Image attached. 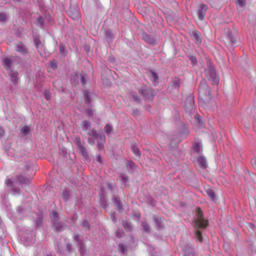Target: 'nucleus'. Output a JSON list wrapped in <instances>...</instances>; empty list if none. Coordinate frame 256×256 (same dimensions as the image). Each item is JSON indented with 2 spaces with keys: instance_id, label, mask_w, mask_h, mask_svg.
<instances>
[{
  "instance_id": "1",
  "label": "nucleus",
  "mask_w": 256,
  "mask_h": 256,
  "mask_svg": "<svg viewBox=\"0 0 256 256\" xmlns=\"http://www.w3.org/2000/svg\"><path fill=\"white\" fill-rule=\"evenodd\" d=\"M198 94L200 98V104H208L212 102L210 100V90L209 86L206 83L205 80H202L200 83Z\"/></svg>"
},
{
  "instance_id": "2",
  "label": "nucleus",
  "mask_w": 256,
  "mask_h": 256,
  "mask_svg": "<svg viewBox=\"0 0 256 256\" xmlns=\"http://www.w3.org/2000/svg\"><path fill=\"white\" fill-rule=\"evenodd\" d=\"M197 218L195 220V226L196 228H205L208 225V221L203 218V212L200 208L196 210Z\"/></svg>"
},
{
  "instance_id": "3",
  "label": "nucleus",
  "mask_w": 256,
  "mask_h": 256,
  "mask_svg": "<svg viewBox=\"0 0 256 256\" xmlns=\"http://www.w3.org/2000/svg\"><path fill=\"white\" fill-rule=\"evenodd\" d=\"M14 60H16L19 62L20 61V58L17 56H10L4 58L2 61V64L4 67L8 70H10L12 65L14 62Z\"/></svg>"
},
{
  "instance_id": "4",
  "label": "nucleus",
  "mask_w": 256,
  "mask_h": 256,
  "mask_svg": "<svg viewBox=\"0 0 256 256\" xmlns=\"http://www.w3.org/2000/svg\"><path fill=\"white\" fill-rule=\"evenodd\" d=\"M81 126H82V130L86 131L87 130H88V134L92 136L96 135V130H91L90 129V128L91 126L90 122L87 120H84L82 122Z\"/></svg>"
},
{
  "instance_id": "5",
  "label": "nucleus",
  "mask_w": 256,
  "mask_h": 256,
  "mask_svg": "<svg viewBox=\"0 0 256 256\" xmlns=\"http://www.w3.org/2000/svg\"><path fill=\"white\" fill-rule=\"evenodd\" d=\"M224 42L228 47L230 48L236 42V40L231 32L228 31V32L226 36L224 38Z\"/></svg>"
},
{
  "instance_id": "6",
  "label": "nucleus",
  "mask_w": 256,
  "mask_h": 256,
  "mask_svg": "<svg viewBox=\"0 0 256 256\" xmlns=\"http://www.w3.org/2000/svg\"><path fill=\"white\" fill-rule=\"evenodd\" d=\"M208 10V6L204 4H202L200 6L198 11V16L200 20H203L205 16V14Z\"/></svg>"
},
{
  "instance_id": "7",
  "label": "nucleus",
  "mask_w": 256,
  "mask_h": 256,
  "mask_svg": "<svg viewBox=\"0 0 256 256\" xmlns=\"http://www.w3.org/2000/svg\"><path fill=\"white\" fill-rule=\"evenodd\" d=\"M68 14L74 20H76L80 18V12L77 8H70L68 10Z\"/></svg>"
},
{
  "instance_id": "8",
  "label": "nucleus",
  "mask_w": 256,
  "mask_h": 256,
  "mask_svg": "<svg viewBox=\"0 0 256 256\" xmlns=\"http://www.w3.org/2000/svg\"><path fill=\"white\" fill-rule=\"evenodd\" d=\"M140 92L142 96H145L148 99L152 98L154 96L152 92L145 87H142L140 90Z\"/></svg>"
},
{
  "instance_id": "9",
  "label": "nucleus",
  "mask_w": 256,
  "mask_h": 256,
  "mask_svg": "<svg viewBox=\"0 0 256 256\" xmlns=\"http://www.w3.org/2000/svg\"><path fill=\"white\" fill-rule=\"evenodd\" d=\"M78 140L77 146L82 154L85 158H88V152L85 149L84 147L82 144L80 142V138H76Z\"/></svg>"
},
{
  "instance_id": "10",
  "label": "nucleus",
  "mask_w": 256,
  "mask_h": 256,
  "mask_svg": "<svg viewBox=\"0 0 256 256\" xmlns=\"http://www.w3.org/2000/svg\"><path fill=\"white\" fill-rule=\"evenodd\" d=\"M96 138L98 140V150H100L104 148L103 142H104L106 137L104 135H98Z\"/></svg>"
},
{
  "instance_id": "11",
  "label": "nucleus",
  "mask_w": 256,
  "mask_h": 256,
  "mask_svg": "<svg viewBox=\"0 0 256 256\" xmlns=\"http://www.w3.org/2000/svg\"><path fill=\"white\" fill-rule=\"evenodd\" d=\"M205 190L208 195L210 198L214 201L216 200V194L214 191L209 186L206 187L205 188Z\"/></svg>"
},
{
  "instance_id": "12",
  "label": "nucleus",
  "mask_w": 256,
  "mask_h": 256,
  "mask_svg": "<svg viewBox=\"0 0 256 256\" xmlns=\"http://www.w3.org/2000/svg\"><path fill=\"white\" fill-rule=\"evenodd\" d=\"M198 162L202 168H206L207 166L206 158L202 156H200L198 158Z\"/></svg>"
},
{
  "instance_id": "13",
  "label": "nucleus",
  "mask_w": 256,
  "mask_h": 256,
  "mask_svg": "<svg viewBox=\"0 0 256 256\" xmlns=\"http://www.w3.org/2000/svg\"><path fill=\"white\" fill-rule=\"evenodd\" d=\"M148 76L154 86H156L158 82V77L156 73L150 72L148 74Z\"/></svg>"
},
{
  "instance_id": "14",
  "label": "nucleus",
  "mask_w": 256,
  "mask_h": 256,
  "mask_svg": "<svg viewBox=\"0 0 256 256\" xmlns=\"http://www.w3.org/2000/svg\"><path fill=\"white\" fill-rule=\"evenodd\" d=\"M16 180L18 182L23 184H28L30 182V180L28 178H24L22 175H18L16 176Z\"/></svg>"
},
{
  "instance_id": "15",
  "label": "nucleus",
  "mask_w": 256,
  "mask_h": 256,
  "mask_svg": "<svg viewBox=\"0 0 256 256\" xmlns=\"http://www.w3.org/2000/svg\"><path fill=\"white\" fill-rule=\"evenodd\" d=\"M93 95L92 93L84 92V102L86 104H90L91 102V96Z\"/></svg>"
},
{
  "instance_id": "16",
  "label": "nucleus",
  "mask_w": 256,
  "mask_h": 256,
  "mask_svg": "<svg viewBox=\"0 0 256 256\" xmlns=\"http://www.w3.org/2000/svg\"><path fill=\"white\" fill-rule=\"evenodd\" d=\"M202 144L200 142L194 143L192 149L194 151L197 153H200L202 151Z\"/></svg>"
},
{
  "instance_id": "17",
  "label": "nucleus",
  "mask_w": 256,
  "mask_h": 256,
  "mask_svg": "<svg viewBox=\"0 0 256 256\" xmlns=\"http://www.w3.org/2000/svg\"><path fill=\"white\" fill-rule=\"evenodd\" d=\"M16 50L23 54L27 52L26 48L22 44H18L16 45Z\"/></svg>"
},
{
  "instance_id": "18",
  "label": "nucleus",
  "mask_w": 256,
  "mask_h": 256,
  "mask_svg": "<svg viewBox=\"0 0 256 256\" xmlns=\"http://www.w3.org/2000/svg\"><path fill=\"white\" fill-rule=\"evenodd\" d=\"M9 75L10 76L14 78V80H12L14 84H17L18 72H17L10 71L9 72Z\"/></svg>"
},
{
  "instance_id": "19",
  "label": "nucleus",
  "mask_w": 256,
  "mask_h": 256,
  "mask_svg": "<svg viewBox=\"0 0 256 256\" xmlns=\"http://www.w3.org/2000/svg\"><path fill=\"white\" fill-rule=\"evenodd\" d=\"M14 182H17L16 176L14 178H6L5 181V183L6 186L11 188L13 187V183Z\"/></svg>"
},
{
  "instance_id": "20",
  "label": "nucleus",
  "mask_w": 256,
  "mask_h": 256,
  "mask_svg": "<svg viewBox=\"0 0 256 256\" xmlns=\"http://www.w3.org/2000/svg\"><path fill=\"white\" fill-rule=\"evenodd\" d=\"M209 79L212 81L214 84H218V76L215 72L212 74V77L210 78Z\"/></svg>"
},
{
  "instance_id": "21",
  "label": "nucleus",
  "mask_w": 256,
  "mask_h": 256,
  "mask_svg": "<svg viewBox=\"0 0 256 256\" xmlns=\"http://www.w3.org/2000/svg\"><path fill=\"white\" fill-rule=\"evenodd\" d=\"M113 200H114V204H115L119 212H121V210H122V204L119 200V198L116 197L113 198Z\"/></svg>"
},
{
  "instance_id": "22",
  "label": "nucleus",
  "mask_w": 256,
  "mask_h": 256,
  "mask_svg": "<svg viewBox=\"0 0 256 256\" xmlns=\"http://www.w3.org/2000/svg\"><path fill=\"white\" fill-rule=\"evenodd\" d=\"M192 36L194 38L197 42H201L200 33L197 30L192 31Z\"/></svg>"
},
{
  "instance_id": "23",
  "label": "nucleus",
  "mask_w": 256,
  "mask_h": 256,
  "mask_svg": "<svg viewBox=\"0 0 256 256\" xmlns=\"http://www.w3.org/2000/svg\"><path fill=\"white\" fill-rule=\"evenodd\" d=\"M238 8L240 10H243L244 6L246 5L245 0H238L236 2Z\"/></svg>"
},
{
  "instance_id": "24",
  "label": "nucleus",
  "mask_w": 256,
  "mask_h": 256,
  "mask_svg": "<svg viewBox=\"0 0 256 256\" xmlns=\"http://www.w3.org/2000/svg\"><path fill=\"white\" fill-rule=\"evenodd\" d=\"M50 218L54 221H58V216L57 212L53 211L50 214Z\"/></svg>"
},
{
  "instance_id": "25",
  "label": "nucleus",
  "mask_w": 256,
  "mask_h": 256,
  "mask_svg": "<svg viewBox=\"0 0 256 256\" xmlns=\"http://www.w3.org/2000/svg\"><path fill=\"white\" fill-rule=\"evenodd\" d=\"M30 127L28 126H25L23 128H22L21 132L22 134L26 135V134H28V133L30 132Z\"/></svg>"
},
{
  "instance_id": "26",
  "label": "nucleus",
  "mask_w": 256,
  "mask_h": 256,
  "mask_svg": "<svg viewBox=\"0 0 256 256\" xmlns=\"http://www.w3.org/2000/svg\"><path fill=\"white\" fill-rule=\"evenodd\" d=\"M62 84V82L61 80H56L53 83L54 86L57 89H58L61 87Z\"/></svg>"
},
{
  "instance_id": "27",
  "label": "nucleus",
  "mask_w": 256,
  "mask_h": 256,
  "mask_svg": "<svg viewBox=\"0 0 256 256\" xmlns=\"http://www.w3.org/2000/svg\"><path fill=\"white\" fill-rule=\"evenodd\" d=\"M194 103V100L193 99H190V110L188 109L187 108H186V112H192L193 110H194V106L193 105Z\"/></svg>"
},
{
  "instance_id": "28",
  "label": "nucleus",
  "mask_w": 256,
  "mask_h": 256,
  "mask_svg": "<svg viewBox=\"0 0 256 256\" xmlns=\"http://www.w3.org/2000/svg\"><path fill=\"white\" fill-rule=\"evenodd\" d=\"M132 152H133L134 154L136 156H140V153L139 149L138 148H136L135 146H132Z\"/></svg>"
},
{
  "instance_id": "29",
  "label": "nucleus",
  "mask_w": 256,
  "mask_h": 256,
  "mask_svg": "<svg viewBox=\"0 0 256 256\" xmlns=\"http://www.w3.org/2000/svg\"><path fill=\"white\" fill-rule=\"evenodd\" d=\"M196 235L199 241L202 242V234L198 230H196Z\"/></svg>"
},
{
  "instance_id": "30",
  "label": "nucleus",
  "mask_w": 256,
  "mask_h": 256,
  "mask_svg": "<svg viewBox=\"0 0 256 256\" xmlns=\"http://www.w3.org/2000/svg\"><path fill=\"white\" fill-rule=\"evenodd\" d=\"M7 19V16L5 13L0 12V22H4Z\"/></svg>"
},
{
  "instance_id": "31",
  "label": "nucleus",
  "mask_w": 256,
  "mask_h": 256,
  "mask_svg": "<svg viewBox=\"0 0 256 256\" xmlns=\"http://www.w3.org/2000/svg\"><path fill=\"white\" fill-rule=\"evenodd\" d=\"M122 225L124 227V228L128 230H131V226H130L128 222H122Z\"/></svg>"
},
{
  "instance_id": "32",
  "label": "nucleus",
  "mask_w": 256,
  "mask_h": 256,
  "mask_svg": "<svg viewBox=\"0 0 256 256\" xmlns=\"http://www.w3.org/2000/svg\"><path fill=\"white\" fill-rule=\"evenodd\" d=\"M50 67L52 68L54 70H56L58 66H57V62L56 60H52L50 64Z\"/></svg>"
},
{
  "instance_id": "33",
  "label": "nucleus",
  "mask_w": 256,
  "mask_h": 256,
  "mask_svg": "<svg viewBox=\"0 0 256 256\" xmlns=\"http://www.w3.org/2000/svg\"><path fill=\"white\" fill-rule=\"evenodd\" d=\"M112 126L110 124H107L104 128V130L106 133L109 134L112 130Z\"/></svg>"
},
{
  "instance_id": "34",
  "label": "nucleus",
  "mask_w": 256,
  "mask_h": 256,
  "mask_svg": "<svg viewBox=\"0 0 256 256\" xmlns=\"http://www.w3.org/2000/svg\"><path fill=\"white\" fill-rule=\"evenodd\" d=\"M142 226H143L146 232H149L150 231V226H148L146 222H142Z\"/></svg>"
},
{
  "instance_id": "35",
  "label": "nucleus",
  "mask_w": 256,
  "mask_h": 256,
  "mask_svg": "<svg viewBox=\"0 0 256 256\" xmlns=\"http://www.w3.org/2000/svg\"><path fill=\"white\" fill-rule=\"evenodd\" d=\"M86 75L85 74H80V81L82 85H84L86 83Z\"/></svg>"
},
{
  "instance_id": "36",
  "label": "nucleus",
  "mask_w": 256,
  "mask_h": 256,
  "mask_svg": "<svg viewBox=\"0 0 256 256\" xmlns=\"http://www.w3.org/2000/svg\"><path fill=\"white\" fill-rule=\"evenodd\" d=\"M118 249L120 252H121L122 253H124L125 252L126 248L124 244H119L118 246Z\"/></svg>"
},
{
  "instance_id": "37",
  "label": "nucleus",
  "mask_w": 256,
  "mask_h": 256,
  "mask_svg": "<svg viewBox=\"0 0 256 256\" xmlns=\"http://www.w3.org/2000/svg\"><path fill=\"white\" fill-rule=\"evenodd\" d=\"M94 110L90 108H88L86 110V114L88 116H92L93 114Z\"/></svg>"
},
{
  "instance_id": "38",
  "label": "nucleus",
  "mask_w": 256,
  "mask_h": 256,
  "mask_svg": "<svg viewBox=\"0 0 256 256\" xmlns=\"http://www.w3.org/2000/svg\"><path fill=\"white\" fill-rule=\"evenodd\" d=\"M37 22H38L41 26H42L43 25V24H44V20H43V18L42 16H38V18H37Z\"/></svg>"
},
{
  "instance_id": "39",
  "label": "nucleus",
  "mask_w": 256,
  "mask_h": 256,
  "mask_svg": "<svg viewBox=\"0 0 256 256\" xmlns=\"http://www.w3.org/2000/svg\"><path fill=\"white\" fill-rule=\"evenodd\" d=\"M124 235V232L122 231L117 232H116V236L118 238H122Z\"/></svg>"
},
{
  "instance_id": "40",
  "label": "nucleus",
  "mask_w": 256,
  "mask_h": 256,
  "mask_svg": "<svg viewBox=\"0 0 256 256\" xmlns=\"http://www.w3.org/2000/svg\"><path fill=\"white\" fill-rule=\"evenodd\" d=\"M60 51L62 54L65 55L64 48L62 45H60Z\"/></svg>"
},
{
  "instance_id": "41",
  "label": "nucleus",
  "mask_w": 256,
  "mask_h": 256,
  "mask_svg": "<svg viewBox=\"0 0 256 256\" xmlns=\"http://www.w3.org/2000/svg\"><path fill=\"white\" fill-rule=\"evenodd\" d=\"M132 96L133 99L135 101H139L140 100V98L138 96H136V94H132Z\"/></svg>"
},
{
  "instance_id": "42",
  "label": "nucleus",
  "mask_w": 256,
  "mask_h": 256,
  "mask_svg": "<svg viewBox=\"0 0 256 256\" xmlns=\"http://www.w3.org/2000/svg\"><path fill=\"white\" fill-rule=\"evenodd\" d=\"M4 134H5V130H4V128L0 126V136H2Z\"/></svg>"
},
{
  "instance_id": "43",
  "label": "nucleus",
  "mask_w": 256,
  "mask_h": 256,
  "mask_svg": "<svg viewBox=\"0 0 256 256\" xmlns=\"http://www.w3.org/2000/svg\"><path fill=\"white\" fill-rule=\"evenodd\" d=\"M251 164L254 167L256 168V157L251 160Z\"/></svg>"
},
{
  "instance_id": "44",
  "label": "nucleus",
  "mask_w": 256,
  "mask_h": 256,
  "mask_svg": "<svg viewBox=\"0 0 256 256\" xmlns=\"http://www.w3.org/2000/svg\"><path fill=\"white\" fill-rule=\"evenodd\" d=\"M82 226L84 228H89L88 225V222L86 221V220H84L83 222Z\"/></svg>"
},
{
  "instance_id": "45",
  "label": "nucleus",
  "mask_w": 256,
  "mask_h": 256,
  "mask_svg": "<svg viewBox=\"0 0 256 256\" xmlns=\"http://www.w3.org/2000/svg\"><path fill=\"white\" fill-rule=\"evenodd\" d=\"M34 42H35L36 46L38 47V46L40 43V42L39 40H35Z\"/></svg>"
},
{
  "instance_id": "46",
  "label": "nucleus",
  "mask_w": 256,
  "mask_h": 256,
  "mask_svg": "<svg viewBox=\"0 0 256 256\" xmlns=\"http://www.w3.org/2000/svg\"><path fill=\"white\" fill-rule=\"evenodd\" d=\"M45 98L47 100H49L50 98V96L48 94H45Z\"/></svg>"
},
{
  "instance_id": "47",
  "label": "nucleus",
  "mask_w": 256,
  "mask_h": 256,
  "mask_svg": "<svg viewBox=\"0 0 256 256\" xmlns=\"http://www.w3.org/2000/svg\"><path fill=\"white\" fill-rule=\"evenodd\" d=\"M122 181L124 182H126L128 181V178L126 176H122Z\"/></svg>"
},
{
  "instance_id": "48",
  "label": "nucleus",
  "mask_w": 256,
  "mask_h": 256,
  "mask_svg": "<svg viewBox=\"0 0 256 256\" xmlns=\"http://www.w3.org/2000/svg\"><path fill=\"white\" fill-rule=\"evenodd\" d=\"M74 240H75L76 242H79V240H80L79 236H78V235H76V236H74Z\"/></svg>"
},
{
  "instance_id": "49",
  "label": "nucleus",
  "mask_w": 256,
  "mask_h": 256,
  "mask_svg": "<svg viewBox=\"0 0 256 256\" xmlns=\"http://www.w3.org/2000/svg\"><path fill=\"white\" fill-rule=\"evenodd\" d=\"M128 164L130 167H133V166H134V163L132 161H130L128 162Z\"/></svg>"
},
{
  "instance_id": "50",
  "label": "nucleus",
  "mask_w": 256,
  "mask_h": 256,
  "mask_svg": "<svg viewBox=\"0 0 256 256\" xmlns=\"http://www.w3.org/2000/svg\"><path fill=\"white\" fill-rule=\"evenodd\" d=\"M98 162H100V163H102V158H101V157H100V156H98Z\"/></svg>"
},
{
  "instance_id": "51",
  "label": "nucleus",
  "mask_w": 256,
  "mask_h": 256,
  "mask_svg": "<svg viewBox=\"0 0 256 256\" xmlns=\"http://www.w3.org/2000/svg\"><path fill=\"white\" fill-rule=\"evenodd\" d=\"M111 218L112 219V220L114 221V222H115L116 221V220H115V216H114V214H112L111 215Z\"/></svg>"
},
{
  "instance_id": "52",
  "label": "nucleus",
  "mask_w": 256,
  "mask_h": 256,
  "mask_svg": "<svg viewBox=\"0 0 256 256\" xmlns=\"http://www.w3.org/2000/svg\"><path fill=\"white\" fill-rule=\"evenodd\" d=\"M192 62H194V63H196V58L195 57H193V58H192Z\"/></svg>"
},
{
  "instance_id": "53",
  "label": "nucleus",
  "mask_w": 256,
  "mask_h": 256,
  "mask_svg": "<svg viewBox=\"0 0 256 256\" xmlns=\"http://www.w3.org/2000/svg\"><path fill=\"white\" fill-rule=\"evenodd\" d=\"M71 246H72V245L71 244H68L67 246V248L70 250V248H71Z\"/></svg>"
},
{
  "instance_id": "54",
  "label": "nucleus",
  "mask_w": 256,
  "mask_h": 256,
  "mask_svg": "<svg viewBox=\"0 0 256 256\" xmlns=\"http://www.w3.org/2000/svg\"><path fill=\"white\" fill-rule=\"evenodd\" d=\"M140 214L139 212H138V213H137V214H136V216H137L138 218H140Z\"/></svg>"
}]
</instances>
